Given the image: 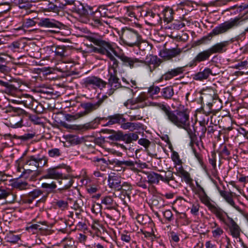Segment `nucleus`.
I'll use <instances>...</instances> for the list:
<instances>
[{"label": "nucleus", "mask_w": 248, "mask_h": 248, "mask_svg": "<svg viewBox=\"0 0 248 248\" xmlns=\"http://www.w3.org/2000/svg\"><path fill=\"white\" fill-rule=\"evenodd\" d=\"M164 117L169 123L181 128L189 120V112L187 109L173 110L169 107Z\"/></svg>", "instance_id": "f257e3e1"}, {"label": "nucleus", "mask_w": 248, "mask_h": 248, "mask_svg": "<svg viewBox=\"0 0 248 248\" xmlns=\"http://www.w3.org/2000/svg\"><path fill=\"white\" fill-rule=\"evenodd\" d=\"M121 41L125 45L130 47L135 46L142 40L140 32L130 28L123 29L120 36Z\"/></svg>", "instance_id": "f03ea898"}, {"label": "nucleus", "mask_w": 248, "mask_h": 248, "mask_svg": "<svg viewBox=\"0 0 248 248\" xmlns=\"http://www.w3.org/2000/svg\"><path fill=\"white\" fill-rule=\"evenodd\" d=\"M217 218L226 225L229 230V233L233 238H239L241 230L239 226L231 217L225 211H223Z\"/></svg>", "instance_id": "7ed1b4c3"}, {"label": "nucleus", "mask_w": 248, "mask_h": 248, "mask_svg": "<svg viewBox=\"0 0 248 248\" xmlns=\"http://www.w3.org/2000/svg\"><path fill=\"white\" fill-rule=\"evenodd\" d=\"M242 20L241 18L235 17L219 24L216 26L209 33L211 36H217L225 33L230 30L234 29L242 24Z\"/></svg>", "instance_id": "20e7f679"}, {"label": "nucleus", "mask_w": 248, "mask_h": 248, "mask_svg": "<svg viewBox=\"0 0 248 248\" xmlns=\"http://www.w3.org/2000/svg\"><path fill=\"white\" fill-rule=\"evenodd\" d=\"M90 40L100 47L97 48L98 53L105 55L107 57L110 54H114L116 56L117 55V52L109 42L94 37H90Z\"/></svg>", "instance_id": "39448f33"}, {"label": "nucleus", "mask_w": 248, "mask_h": 248, "mask_svg": "<svg viewBox=\"0 0 248 248\" xmlns=\"http://www.w3.org/2000/svg\"><path fill=\"white\" fill-rule=\"evenodd\" d=\"M47 161L48 159L45 156L29 155L25 161L24 165L35 171L38 168H42L46 165Z\"/></svg>", "instance_id": "423d86ee"}, {"label": "nucleus", "mask_w": 248, "mask_h": 248, "mask_svg": "<svg viewBox=\"0 0 248 248\" xmlns=\"http://www.w3.org/2000/svg\"><path fill=\"white\" fill-rule=\"evenodd\" d=\"M116 57L122 62L123 65L128 67L131 69L140 66L145 63L143 60L136 57H128L124 54H117Z\"/></svg>", "instance_id": "0eeeda50"}, {"label": "nucleus", "mask_w": 248, "mask_h": 248, "mask_svg": "<svg viewBox=\"0 0 248 248\" xmlns=\"http://www.w3.org/2000/svg\"><path fill=\"white\" fill-rule=\"evenodd\" d=\"M160 8V6L156 5L146 11L144 16L150 22L151 24L155 25L161 23Z\"/></svg>", "instance_id": "6e6552de"}, {"label": "nucleus", "mask_w": 248, "mask_h": 248, "mask_svg": "<svg viewBox=\"0 0 248 248\" xmlns=\"http://www.w3.org/2000/svg\"><path fill=\"white\" fill-rule=\"evenodd\" d=\"M117 73L108 72V89L107 94L110 96L113 94L115 91L122 87L120 79L117 76Z\"/></svg>", "instance_id": "1a4fd4ad"}, {"label": "nucleus", "mask_w": 248, "mask_h": 248, "mask_svg": "<svg viewBox=\"0 0 248 248\" xmlns=\"http://www.w3.org/2000/svg\"><path fill=\"white\" fill-rule=\"evenodd\" d=\"M199 199L201 202L207 207L208 210L215 215L216 217L224 211L214 203L206 193L202 195L199 197Z\"/></svg>", "instance_id": "9d476101"}, {"label": "nucleus", "mask_w": 248, "mask_h": 248, "mask_svg": "<svg viewBox=\"0 0 248 248\" xmlns=\"http://www.w3.org/2000/svg\"><path fill=\"white\" fill-rule=\"evenodd\" d=\"M109 164L113 165L114 168H117L116 169L117 171H121L123 170L124 171L126 167H129L132 170H135L136 168L135 167V162L133 161L127 160H120L117 158L109 159Z\"/></svg>", "instance_id": "9b49d317"}, {"label": "nucleus", "mask_w": 248, "mask_h": 248, "mask_svg": "<svg viewBox=\"0 0 248 248\" xmlns=\"http://www.w3.org/2000/svg\"><path fill=\"white\" fill-rule=\"evenodd\" d=\"M202 98L205 99L206 102V106H204L202 108V111L203 113L206 115H209L212 111V106L213 103H215L217 99V96L215 95L213 91H209V93H203Z\"/></svg>", "instance_id": "f8f14e48"}, {"label": "nucleus", "mask_w": 248, "mask_h": 248, "mask_svg": "<svg viewBox=\"0 0 248 248\" xmlns=\"http://www.w3.org/2000/svg\"><path fill=\"white\" fill-rule=\"evenodd\" d=\"M82 84L85 87H92L101 89L106 87L107 82L97 77L91 76L84 78Z\"/></svg>", "instance_id": "ddd939ff"}, {"label": "nucleus", "mask_w": 248, "mask_h": 248, "mask_svg": "<svg viewBox=\"0 0 248 248\" xmlns=\"http://www.w3.org/2000/svg\"><path fill=\"white\" fill-rule=\"evenodd\" d=\"M23 114L24 113L22 114H17L16 113H9L8 114L9 116L5 118L7 121L5 124L13 128L21 127L22 123V118L21 115Z\"/></svg>", "instance_id": "4468645a"}, {"label": "nucleus", "mask_w": 248, "mask_h": 248, "mask_svg": "<svg viewBox=\"0 0 248 248\" xmlns=\"http://www.w3.org/2000/svg\"><path fill=\"white\" fill-rule=\"evenodd\" d=\"M212 55L209 48L199 52L189 62V66H196L198 63L208 61Z\"/></svg>", "instance_id": "2eb2a0df"}, {"label": "nucleus", "mask_w": 248, "mask_h": 248, "mask_svg": "<svg viewBox=\"0 0 248 248\" xmlns=\"http://www.w3.org/2000/svg\"><path fill=\"white\" fill-rule=\"evenodd\" d=\"M210 228L213 238L217 241L220 238L219 242L222 244V237L226 235L223 229L216 221L210 223Z\"/></svg>", "instance_id": "dca6fc26"}, {"label": "nucleus", "mask_w": 248, "mask_h": 248, "mask_svg": "<svg viewBox=\"0 0 248 248\" xmlns=\"http://www.w3.org/2000/svg\"><path fill=\"white\" fill-rule=\"evenodd\" d=\"M100 13L103 17L113 18L118 12V7L116 5H101L98 7Z\"/></svg>", "instance_id": "f3484780"}, {"label": "nucleus", "mask_w": 248, "mask_h": 248, "mask_svg": "<svg viewBox=\"0 0 248 248\" xmlns=\"http://www.w3.org/2000/svg\"><path fill=\"white\" fill-rule=\"evenodd\" d=\"M43 194V191L39 189H34L29 192L28 194L23 195L21 199V202L22 203L31 204L34 200L38 198Z\"/></svg>", "instance_id": "a211bd4d"}, {"label": "nucleus", "mask_w": 248, "mask_h": 248, "mask_svg": "<svg viewBox=\"0 0 248 248\" xmlns=\"http://www.w3.org/2000/svg\"><path fill=\"white\" fill-rule=\"evenodd\" d=\"M108 186L116 191L122 190L121 178L115 173L109 175L108 179Z\"/></svg>", "instance_id": "6ab92c4d"}, {"label": "nucleus", "mask_w": 248, "mask_h": 248, "mask_svg": "<svg viewBox=\"0 0 248 248\" xmlns=\"http://www.w3.org/2000/svg\"><path fill=\"white\" fill-rule=\"evenodd\" d=\"M230 44V41H223L215 44L208 48L212 55L215 53H223L227 51Z\"/></svg>", "instance_id": "aec40b11"}, {"label": "nucleus", "mask_w": 248, "mask_h": 248, "mask_svg": "<svg viewBox=\"0 0 248 248\" xmlns=\"http://www.w3.org/2000/svg\"><path fill=\"white\" fill-rule=\"evenodd\" d=\"M182 52V49L177 47L172 49H165L160 51V55L164 59L169 60L179 56Z\"/></svg>", "instance_id": "412c9836"}, {"label": "nucleus", "mask_w": 248, "mask_h": 248, "mask_svg": "<svg viewBox=\"0 0 248 248\" xmlns=\"http://www.w3.org/2000/svg\"><path fill=\"white\" fill-rule=\"evenodd\" d=\"M101 16H102V15L101 14L99 8H98L95 12H93L91 22V25L96 27L103 26L104 23L108 25V23L107 21L103 20L101 18Z\"/></svg>", "instance_id": "4be33fe9"}, {"label": "nucleus", "mask_w": 248, "mask_h": 248, "mask_svg": "<svg viewBox=\"0 0 248 248\" xmlns=\"http://www.w3.org/2000/svg\"><path fill=\"white\" fill-rule=\"evenodd\" d=\"M39 25L41 27H44L46 28H61L63 24L56 21L53 19H50L48 18H42L39 22Z\"/></svg>", "instance_id": "5701e85b"}, {"label": "nucleus", "mask_w": 248, "mask_h": 248, "mask_svg": "<svg viewBox=\"0 0 248 248\" xmlns=\"http://www.w3.org/2000/svg\"><path fill=\"white\" fill-rule=\"evenodd\" d=\"M175 169L176 172L174 174L182 178V181H184L186 184H190L192 181V179L191 178L190 173L186 171L182 166H175Z\"/></svg>", "instance_id": "b1692460"}, {"label": "nucleus", "mask_w": 248, "mask_h": 248, "mask_svg": "<svg viewBox=\"0 0 248 248\" xmlns=\"http://www.w3.org/2000/svg\"><path fill=\"white\" fill-rule=\"evenodd\" d=\"M220 196L223 198L225 201L231 206L239 212H242V210L239 206L237 205L233 199V195L231 192H228L226 191L220 190L219 191Z\"/></svg>", "instance_id": "393cba45"}, {"label": "nucleus", "mask_w": 248, "mask_h": 248, "mask_svg": "<svg viewBox=\"0 0 248 248\" xmlns=\"http://www.w3.org/2000/svg\"><path fill=\"white\" fill-rule=\"evenodd\" d=\"M185 66L177 67L175 68L171 69L165 73L161 76L162 80H168L171 79L173 77L181 75L185 71Z\"/></svg>", "instance_id": "a878e982"}, {"label": "nucleus", "mask_w": 248, "mask_h": 248, "mask_svg": "<svg viewBox=\"0 0 248 248\" xmlns=\"http://www.w3.org/2000/svg\"><path fill=\"white\" fill-rule=\"evenodd\" d=\"M125 122H126V119L124 117V114L117 113L108 116V121L104 125L109 126L115 124H118L121 125L122 124Z\"/></svg>", "instance_id": "bb28decb"}, {"label": "nucleus", "mask_w": 248, "mask_h": 248, "mask_svg": "<svg viewBox=\"0 0 248 248\" xmlns=\"http://www.w3.org/2000/svg\"><path fill=\"white\" fill-rule=\"evenodd\" d=\"M102 100H99L95 103H86L82 104V107L85 109L84 111L80 112L82 116L84 117L93 110H96L99 108Z\"/></svg>", "instance_id": "cd10ccee"}, {"label": "nucleus", "mask_w": 248, "mask_h": 248, "mask_svg": "<svg viewBox=\"0 0 248 248\" xmlns=\"http://www.w3.org/2000/svg\"><path fill=\"white\" fill-rule=\"evenodd\" d=\"M147 98L145 94L141 93L132 101V104L135 106L134 108H142L148 106Z\"/></svg>", "instance_id": "c85d7f7f"}, {"label": "nucleus", "mask_w": 248, "mask_h": 248, "mask_svg": "<svg viewBox=\"0 0 248 248\" xmlns=\"http://www.w3.org/2000/svg\"><path fill=\"white\" fill-rule=\"evenodd\" d=\"M62 177V174L59 172L56 168L47 169L42 176L44 179H59Z\"/></svg>", "instance_id": "c756f323"}, {"label": "nucleus", "mask_w": 248, "mask_h": 248, "mask_svg": "<svg viewBox=\"0 0 248 248\" xmlns=\"http://www.w3.org/2000/svg\"><path fill=\"white\" fill-rule=\"evenodd\" d=\"M210 75H213L211 69L206 67L202 71H200L193 75V78L195 80L203 81L207 79Z\"/></svg>", "instance_id": "7c9ffc66"}, {"label": "nucleus", "mask_w": 248, "mask_h": 248, "mask_svg": "<svg viewBox=\"0 0 248 248\" xmlns=\"http://www.w3.org/2000/svg\"><path fill=\"white\" fill-rule=\"evenodd\" d=\"M160 13H161L163 16L162 18L167 23L170 22L173 19V11L170 7H164L160 6Z\"/></svg>", "instance_id": "2f4dec72"}, {"label": "nucleus", "mask_w": 248, "mask_h": 248, "mask_svg": "<svg viewBox=\"0 0 248 248\" xmlns=\"http://www.w3.org/2000/svg\"><path fill=\"white\" fill-rule=\"evenodd\" d=\"M101 204L108 209H114L116 207V203L114 201L112 196L108 195L104 196L101 198Z\"/></svg>", "instance_id": "473e14b6"}, {"label": "nucleus", "mask_w": 248, "mask_h": 248, "mask_svg": "<svg viewBox=\"0 0 248 248\" xmlns=\"http://www.w3.org/2000/svg\"><path fill=\"white\" fill-rule=\"evenodd\" d=\"M41 187L45 189L47 195L43 196L40 199L38 202H44L47 197V195L49 193L53 192L57 187L56 184L55 182L53 181L50 183H43L41 185Z\"/></svg>", "instance_id": "72a5a7b5"}, {"label": "nucleus", "mask_w": 248, "mask_h": 248, "mask_svg": "<svg viewBox=\"0 0 248 248\" xmlns=\"http://www.w3.org/2000/svg\"><path fill=\"white\" fill-rule=\"evenodd\" d=\"M114 54H110L107 57L109 59V66L108 72L117 73V68L119 67V62L115 58Z\"/></svg>", "instance_id": "f704fd0d"}, {"label": "nucleus", "mask_w": 248, "mask_h": 248, "mask_svg": "<svg viewBox=\"0 0 248 248\" xmlns=\"http://www.w3.org/2000/svg\"><path fill=\"white\" fill-rule=\"evenodd\" d=\"M147 183L150 184H156L159 183L160 180L162 181V175L154 171L147 174Z\"/></svg>", "instance_id": "c9c22d12"}, {"label": "nucleus", "mask_w": 248, "mask_h": 248, "mask_svg": "<svg viewBox=\"0 0 248 248\" xmlns=\"http://www.w3.org/2000/svg\"><path fill=\"white\" fill-rule=\"evenodd\" d=\"M143 124L140 123L124 122L122 124L121 128L124 130H129L133 131L140 130L142 128Z\"/></svg>", "instance_id": "e433bc0d"}, {"label": "nucleus", "mask_w": 248, "mask_h": 248, "mask_svg": "<svg viewBox=\"0 0 248 248\" xmlns=\"http://www.w3.org/2000/svg\"><path fill=\"white\" fill-rule=\"evenodd\" d=\"M77 14L80 16H86L89 14V11H91L92 8L87 5H84L79 1H77Z\"/></svg>", "instance_id": "4c0bfd02"}, {"label": "nucleus", "mask_w": 248, "mask_h": 248, "mask_svg": "<svg viewBox=\"0 0 248 248\" xmlns=\"http://www.w3.org/2000/svg\"><path fill=\"white\" fill-rule=\"evenodd\" d=\"M93 161L95 166L99 168L100 169L102 170H105L108 164H109L108 159L106 160L103 157L99 158L95 157L93 158Z\"/></svg>", "instance_id": "58836bf2"}, {"label": "nucleus", "mask_w": 248, "mask_h": 248, "mask_svg": "<svg viewBox=\"0 0 248 248\" xmlns=\"http://www.w3.org/2000/svg\"><path fill=\"white\" fill-rule=\"evenodd\" d=\"M181 128L185 129L187 132L189 138L193 141L197 137L194 125H192V127L190 126V120L187 122L186 125L182 126Z\"/></svg>", "instance_id": "ea45409f"}, {"label": "nucleus", "mask_w": 248, "mask_h": 248, "mask_svg": "<svg viewBox=\"0 0 248 248\" xmlns=\"http://www.w3.org/2000/svg\"><path fill=\"white\" fill-rule=\"evenodd\" d=\"M161 62L162 61L156 56L151 55L150 56V65L149 66L150 71L152 72L155 68L160 65Z\"/></svg>", "instance_id": "a19ab883"}, {"label": "nucleus", "mask_w": 248, "mask_h": 248, "mask_svg": "<svg viewBox=\"0 0 248 248\" xmlns=\"http://www.w3.org/2000/svg\"><path fill=\"white\" fill-rule=\"evenodd\" d=\"M40 224L47 226V222L46 221H40L36 224L29 223L26 228L27 230L29 232H34L36 230H43L44 228L41 227Z\"/></svg>", "instance_id": "79ce46f5"}, {"label": "nucleus", "mask_w": 248, "mask_h": 248, "mask_svg": "<svg viewBox=\"0 0 248 248\" xmlns=\"http://www.w3.org/2000/svg\"><path fill=\"white\" fill-rule=\"evenodd\" d=\"M24 45L21 41H15L8 46V48L14 52H20L24 48Z\"/></svg>", "instance_id": "37998d69"}, {"label": "nucleus", "mask_w": 248, "mask_h": 248, "mask_svg": "<svg viewBox=\"0 0 248 248\" xmlns=\"http://www.w3.org/2000/svg\"><path fill=\"white\" fill-rule=\"evenodd\" d=\"M162 97L165 99H170L174 95V91L171 86L163 88L161 91Z\"/></svg>", "instance_id": "c03bdc74"}, {"label": "nucleus", "mask_w": 248, "mask_h": 248, "mask_svg": "<svg viewBox=\"0 0 248 248\" xmlns=\"http://www.w3.org/2000/svg\"><path fill=\"white\" fill-rule=\"evenodd\" d=\"M30 108L33 110L36 113L41 114L43 112L46 108L42 103L35 99Z\"/></svg>", "instance_id": "a18cd8bd"}, {"label": "nucleus", "mask_w": 248, "mask_h": 248, "mask_svg": "<svg viewBox=\"0 0 248 248\" xmlns=\"http://www.w3.org/2000/svg\"><path fill=\"white\" fill-rule=\"evenodd\" d=\"M0 86L4 87V92L9 94L12 93L16 90V88L10 82H5L1 80H0Z\"/></svg>", "instance_id": "49530a36"}, {"label": "nucleus", "mask_w": 248, "mask_h": 248, "mask_svg": "<svg viewBox=\"0 0 248 248\" xmlns=\"http://www.w3.org/2000/svg\"><path fill=\"white\" fill-rule=\"evenodd\" d=\"M79 129L83 131L88 130L90 129H95L98 127L97 123L95 122L94 119L89 123H86L83 125L78 126Z\"/></svg>", "instance_id": "de8ad7c7"}, {"label": "nucleus", "mask_w": 248, "mask_h": 248, "mask_svg": "<svg viewBox=\"0 0 248 248\" xmlns=\"http://www.w3.org/2000/svg\"><path fill=\"white\" fill-rule=\"evenodd\" d=\"M148 102V106H152L156 107L158 108H159L160 110H161L163 112L164 114L166 113L167 111L168 108L170 107L169 105L165 104L163 103H160V102H149L147 101Z\"/></svg>", "instance_id": "09e8293b"}, {"label": "nucleus", "mask_w": 248, "mask_h": 248, "mask_svg": "<svg viewBox=\"0 0 248 248\" xmlns=\"http://www.w3.org/2000/svg\"><path fill=\"white\" fill-rule=\"evenodd\" d=\"M9 196H12L13 200H15V196L11 193L10 189L0 186V200L5 199Z\"/></svg>", "instance_id": "8fccbe9b"}, {"label": "nucleus", "mask_w": 248, "mask_h": 248, "mask_svg": "<svg viewBox=\"0 0 248 248\" xmlns=\"http://www.w3.org/2000/svg\"><path fill=\"white\" fill-rule=\"evenodd\" d=\"M23 97L24 99L22 100V102L26 107L30 108L35 99L32 96L28 94H23Z\"/></svg>", "instance_id": "3c124183"}, {"label": "nucleus", "mask_w": 248, "mask_h": 248, "mask_svg": "<svg viewBox=\"0 0 248 248\" xmlns=\"http://www.w3.org/2000/svg\"><path fill=\"white\" fill-rule=\"evenodd\" d=\"M66 47L65 46H55L54 56L62 57L65 56Z\"/></svg>", "instance_id": "603ef678"}, {"label": "nucleus", "mask_w": 248, "mask_h": 248, "mask_svg": "<svg viewBox=\"0 0 248 248\" xmlns=\"http://www.w3.org/2000/svg\"><path fill=\"white\" fill-rule=\"evenodd\" d=\"M171 158L172 161L174 162V167L175 166H181L182 161L181 159L180 158L179 155L178 153L174 151H173L171 154Z\"/></svg>", "instance_id": "864d4df0"}, {"label": "nucleus", "mask_w": 248, "mask_h": 248, "mask_svg": "<svg viewBox=\"0 0 248 248\" xmlns=\"http://www.w3.org/2000/svg\"><path fill=\"white\" fill-rule=\"evenodd\" d=\"M12 185L15 188H18L20 190H23L27 188L28 183L26 182L21 181L17 180L15 181L13 183Z\"/></svg>", "instance_id": "5fc2aeb1"}, {"label": "nucleus", "mask_w": 248, "mask_h": 248, "mask_svg": "<svg viewBox=\"0 0 248 248\" xmlns=\"http://www.w3.org/2000/svg\"><path fill=\"white\" fill-rule=\"evenodd\" d=\"M55 45L46 46L41 49V53H45L47 56H51L54 54Z\"/></svg>", "instance_id": "6e6d98bb"}, {"label": "nucleus", "mask_w": 248, "mask_h": 248, "mask_svg": "<svg viewBox=\"0 0 248 248\" xmlns=\"http://www.w3.org/2000/svg\"><path fill=\"white\" fill-rule=\"evenodd\" d=\"M82 117L80 112L74 114H66L64 115L65 119L69 122L73 121Z\"/></svg>", "instance_id": "4d7b16f0"}, {"label": "nucleus", "mask_w": 248, "mask_h": 248, "mask_svg": "<svg viewBox=\"0 0 248 248\" xmlns=\"http://www.w3.org/2000/svg\"><path fill=\"white\" fill-rule=\"evenodd\" d=\"M185 26V24L180 20H174L169 28L174 30H180Z\"/></svg>", "instance_id": "13d9d810"}, {"label": "nucleus", "mask_w": 248, "mask_h": 248, "mask_svg": "<svg viewBox=\"0 0 248 248\" xmlns=\"http://www.w3.org/2000/svg\"><path fill=\"white\" fill-rule=\"evenodd\" d=\"M62 242L64 248H72L74 244V241L71 238H64Z\"/></svg>", "instance_id": "bf43d9fd"}, {"label": "nucleus", "mask_w": 248, "mask_h": 248, "mask_svg": "<svg viewBox=\"0 0 248 248\" xmlns=\"http://www.w3.org/2000/svg\"><path fill=\"white\" fill-rule=\"evenodd\" d=\"M48 155L50 157H57L62 155V152L58 148H52L48 151Z\"/></svg>", "instance_id": "052dcab7"}, {"label": "nucleus", "mask_w": 248, "mask_h": 248, "mask_svg": "<svg viewBox=\"0 0 248 248\" xmlns=\"http://www.w3.org/2000/svg\"><path fill=\"white\" fill-rule=\"evenodd\" d=\"M135 46L138 47L139 49L142 51H144L147 49H150V46L149 44L145 41L142 38V40L137 45H135Z\"/></svg>", "instance_id": "680f3d73"}, {"label": "nucleus", "mask_w": 248, "mask_h": 248, "mask_svg": "<svg viewBox=\"0 0 248 248\" xmlns=\"http://www.w3.org/2000/svg\"><path fill=\"white\" fill-rule=\"evenodd\" d=\"M165 173L164 175H162V181L163 182H167L170 180V178H173V173L174 172H172L171 171L168 170L167 171H162Z\"/></svg>", "instance_id": "e2e57ef3"}, {"label": "nucleus", "mask_w": 248, "mask_h": 248, "mask_svg": "<svg viewBox=\"0 0 248 248\" xmlns=\"http://www.w3.org/2000/svg\"><path fill=\"white\" fill-rule=\"evenodd\" d=\"M121 240L123 242L128 243L131 240L130 233L128 232L124 231L120 233Z\"/></svg>", "instance_id": "0e129e2a"}, {"label": "nucleus", "mask_w": 248, "mask_h": 248, "mask_svg": "<svg viewBox=\"0 0 248 248\" xmlns=\"http://www.w3.org/2000/svg\"><path fill=\"white\" fill-rule=\"evenodd\" d=\"M68 202L63 200H58L55 202V205L57 207L61 209L62 210H64L68 207Z\"/></svg>", "instance_id": "69168bd1"}, {"label": "nucleus", "mask_w": 248, "mask_h": 248, "mask_svg": "<svg viewBox=\"0 0 248 248\" xmlns=\"http://www.w3.org/2000/svg\"><path fill=\"white\" fill-rule=\"evenodd\" d=\"M15 2L18 5L20 8L28 9L29 8V4L28 2L30 0H14Z\"/></svg>", "instance_id": "338daca9"}, {"label": "nucleus", "mask_w": 248, "mask_h": 248, "mask_svg": "<svg viewBox=\"0 0 248 248\" xmlns=\"http://www.w3.org/2000/svg\"><path fill=\"white\" fill-rule=\"evenodd\" d=\"M233 68L239 70L248 68V62L247 61L240 62L234 65Z\"/></svg>", "instance_id": "774afa93"}]
</instances>
